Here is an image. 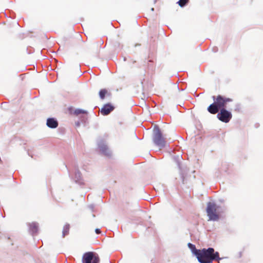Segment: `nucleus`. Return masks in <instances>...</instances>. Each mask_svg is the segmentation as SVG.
<instances>
[{
  "label": "nucleus",
  "instance_id": "nucleus-3",
  "mask_svg": "<svg viewBox=\"0 0 263 263\" xmlns=\"http://www.w3.org/2000/svg\"><path fill=\"white\" fill-rule=\"evenodd\" d=\"M153 140L154 144L159 147H164L165 146L166 141L157 125H155L154 127Z\"/></svg>",
  "mask_w": 263,
  "mask_h": 263
},
{
  "label": "nucleus",
  "instance_id": "nucleus-29",
  "mask_svg": "<svg viewBox=\"0 0 263 263\" xmlns=\"http://www.w3.org/2000/svg\"><path fill=\"white\" fill-rule=\"evenodd\" d=\"M92 216H93V217H95V215L93 214Z\"/></svg>",
  "mask_w": 263,
  "mask_h": 263
},
{
  "label": "nucleus",
  "instance_id": "nucleus-10",
  "mask_svg": "<svg viewBox=\"0 0 263 263\" xmlns=\"http://www.w3.org/2000/svg\"><path fill=\"white\" fill-rule=\"evenodd\" d=\"M27 225L29 227V232L32 235H36L37 233L39 230V224L36 222H33L32 223H28Z\"/></svg>",
  "mask_w": 263,
  "mask_h": 263
},
{
  "label": "nucleus",
  "instance_id": "nucleus-26",
  "mask_svg": "<svg viewBox=\"0 0 263 263\" xmlns=\"http://www.w3.org/2000/svg\"><path fill=\"white\" fill-rule=\"evenodd\" d=\"M123 60L124 61H126V58L124 57V59H123Z\"/></svg>",
  "mask_w": 263,
  "mask_h": 263
},
{
  "label": "nucleus",
  "instance_id": "nucleus-7",
  "mask_svg": "<svg viewBox=\"0 0 263 263\" xmlns=\"http://www.w3.org/2000/svg\"><path fill=\"white\" fill-rule=\"evenodd\" d=\"M98 146L100 151L103 155L107 157L111 156V152L108 149L107 145L103 140H101L98 142Z\"/></svg>",
  "mask_w": 263,
  "mask_h": 263
},
{
  "label": "nucleus",
  "instance_id": "nucleus-14",
  "mask_svg": "<svg viewBox=\"0 0 263 263\" xmlns=\"http://www.w3.org/2000/svg\"><path fill=\"white\" fill-rule=\"evenodd\" d=\"M187 246L192 254L196 256L200 249H197L195 245L190 242L188 243Z\"/></svg>",
  "mask_w": 263,
  "mask_h": 263
},
{
  "label": "nucleus",
  "instance_id": "nucleus-25",
  "mask_svg": "<svg viewBox=\"0 0 263 263\" xmlns=\"http://www.w3.org/2000/svg\"><path fill=\"white\" fill-rule=\"evenodd\" d=\"M76 125L77 126H79L80 125V123L79 122H78L77 123H76Z\"/></svg>",
  "mask_w": 263,
  "mask_h": 263
},
{
  "label": "nucleus",
  "instance_id": "nucleus-28",
  "mask_svg": "<svg viewBox=\"0 0 263 263\" xmlns=\"http://www.w3.org/2000/svg\"><path fill=\"white\" fill-rule=\"evenodd\" d=\"M68 172H69V171L68 170ZM69 176H70V174L69 173Z\"/></svg>",
  "mask_w": 263,
  "mask_h": 263
},
{
  "label": "nucleus",
  "instance_id": "nucleus-1",
  "mask_svg": "<svg viewBox=\"0 0 263 263\" xmlns=\"http://www.w3.org/2000/svg\"><path fill=\"white\" fill-rule=\"evenodd\" d=\"M226 210L225 207L221 208L220 206L217 205L215 203L209 202L206 207V213L210 220L217 221L219 216L216 213L223 212Z\"/></svg>",
  "mask_w": 263,
  "mask_h": 263
},
{
  "label": "nucleus",
  "instance_id": "nucleus-18",
  "mask_svg": "<svg viewBox=\"0 0 263 263\" xmlns=\"http://www.w3.org/2000/svg\"><path fill=\"white\" fill-rule=\"evenodd\" d=\"M87 111L82 109H76L74 110L73 114L75 115H79L80 114H86Z\"/></svg>",
  "mask_w": 263,
  "mask_h": 263
},
{
  "label": "nucleus",
  "instance_id": "nucleus-13",
  "mask_svg": "<svg viewBox=\"0 0 263 263\" xmlns=\"http://www.w3.org/2000/svg\"><path fill=\"white\" fill-rule=\"evenodd\" d=\"M222 258L219 257V254L218 252H215V250H214L213 252L211 255V263H212L213 261L216 260H220Z\"/></svg>",
  "mask_w": 263,
  "mask_h": 263
},
{
  "label": "nucleus",
  "instance_id": "nucleus-24",
  "mask_svg": "<svg viewBox=\"0 0 263 263\" xmlns=\"http://www.w3.org/2000/svg\"><path fill=\"white\" fill-rule=\"evenodd\" d=\"M136 62V61H135V60H133V61H132V63H133V64L135 63Z\"/></svg>",
  "mask_w": 263,
  "mask_h": 263
},
{
  "label": "nucleus",
  "instance_id": "nucleus-12",
  "mask_svg": "<svg viewBox=\"0 0 263 263\" xmlns=\"http://www.w3.org/2000/svg\"><path fill=\"white\" fill-rule=\"evenodd\" d=\"M75 174L74 177V182L80 185L84 184V181L81 176V173L78 168H75Z\"/></svg>",
  "mask_w": 263,
  "mask_h": 263
},
{
  "label": "nucleus",
  "instance_id": "nucleus-2",
  "mask_svg": "<svg viewBox=\"0 0 263 263\" xmlns=\"http://www.w3.org/2000/svg\"><path fill=\"white\" fill-rule=\"evenodd\" d=\"M214 251V248L209 247L207 249H200L196 257L199 263H211V255Z\"/></svg>",
  "mask_w": 263,
  "mask_h": 263
},
{
  "label": "nucleus",
  "instance_id": "nucleus-23",
  "mask_svg": "<svg viewBox=\"0 0 263 263\" xmlns=\"http://www.w3.org/2000/svg\"><path fill=\"white\" fill-rule=\"evenodd\" d=\"M177 164H178V166L179 168V169H181L180 164L179 162H177Z\"/></svg>",
  "mask_w": 263,
  "mask_h": 263
},
{
  "label": "nucleus",
  "instance_id": "nucleus-16",
  "mask_svg": "<svg viewBox=\"0 0 263 263\" xmlns=\"http://www.w3.org/2000/svg\"><path fill=\"white\" fill-rule=\"evenodd\" d=\"M107 91L106 89H102L99 91V97L101 99L103 100L105 98V95L107 94Z\"/></svg>",
  "mask_w": 263,
  "mask_h": 263
},
{
  "label": "nucleus",
  "instance_id": "nucleus-22",
  "mask_svg": "<svg viewBox=\"0 0 263 263\" xmlns=\"http://www.w3.org/2000/svg\"><path fill=\"white\" fill-rule=\"evenodd\" d=\"M212 51L214 52H216L218 51V48L217 47H214L212 48Z\"/></svg>",
  "mask_w": 263,
  "mask_h": 263
},
{
  "label": "nucleus",
  "instance_id": "nucleus-21",
  "mask_svg": "<svg viewBox=\"0 0 263 263\" xmlns=\"http://www.w3.org/2000/svg\"><path fill=\"white\" fill-rule=\"evenodd\" d=\"M95 232L97 234H99L101 233V231L100 229L97 228L95 229Z\"/></svg>",
  "mask_w": 263,
  "mask_h": 263
},
{
  "label": "nucleus",
  "instance_id": "nucleus-11",
  "mask_svg": "<svg viewBox=\"0 0 263 263\" xmlns=\"http://www.w3.org/2000/svg\"><path fill=\"white\" fill-rule=\"evenodd\" d=\"M46 125L50 128H55L58 126L59 122L54 118H49L47 119Z\"/></svg>",
  "mask_w": 263,
  "mask_h": 263
},
{
  "label": "nucleus",
  "instance_id": "nucleus-8",
  "mask_svg": "<svg viewBox=\"0 0 263 263\" xmlns=\"http://www.w3.org/2000/svg\"><path fill=\"white\" fill-rule=\"evenodd\" d=\"M115 109V107L110 103L105 104L101 109L100 112L103 116L109 115Z\"/></svg>",
  "mask_w": 263,
  "mask_h": 263
},
{
  "label": "nucleus",
  "instance_id": "nucleus-27",
  "mask_svg": "<svg viewBox=\"0 0 263 263\" xmlns=\"http://www.w3.org/2000/svg\"><path fill=\"white\" fill-rule=\"evenodd\" d=\"M151 10H152V11H154V8H151Z\"/></svg>",
  "mask_w": 263,
  "mask_h": 263
},
{
  "label": "nucleus",
  "instance_id": "nucleus-6",
  "mask_svg": "<svg viewBox=\"0 0 263 263\" xmlns=\"http://www.w3.org/2000/svg\"><path fill=\"white\" fill-rule=\"evenodd\" d=\"M232 101V99L229 98H226L221 95H218L216 97H215V102L220 110L226 109L227 103Z\"/></svg>",
  "mask_w": 263,
  "mask_h": 263
},
{
  "label": "nucleus",
  "instance_id": "nucleus-19",
  "mask_svg": "<svg viewBox=\"0 0 263 263\" xmlns=\"http://www.w3.org/2000/svg\"><path fill=\"white\" fill-rule=\"evenodd\" d=\"M88 208L93 212H94L95 205L93 204L88 205Z\"/></svg>",
  "mask_w": 263,
  "mask_h": 263
},
{
  "label": "nucleus",
  "instance_id": "nucleus-17",
  "mask_svg": "<svg viewBox=\"0 0 263 263\" xmlns=\"http://www.w3.org/2000/svg\"><path fill=\"white\" fill-rule=\"evenodd\" d=\"M189 2V0H179L177 2V4L179 5L180 7H185Z\"/></svg>",
  "mask_w": 263,
  "mask_h": 263
},
{
  "label": "nucleus",
  "instance_id": "nucleus-9",
  "mask_svg": "<svg viewBox=\"0 0 263 263\" xmlns=\"http://www.w3.org/2000/svg\"><path fill=\"white\" fill-rule=\"evenodd\" d=\"M212 98L214 100V102L209 106L207 110L211 114H218V112H219V111H220V109L215 102V96H213Z\"/></svg>",
  "mask_w": 263,
  "mask_h": 263
},
{
  "label": "nucleus",
  "instance_id": "nucleus-4",
  "mask_svg": "<svg viewBox=\"0 0 263 263\" xmlns=\"http://www.w3.org/2000/svg\"><path fill=\"white\" fill-rule=\"evenodd\" d=\"M99 261L98 255L93 252L85 253L82 257L83 263H99Z\"/></svg>",
  "mask_w": 263,
  "mask_h": 263
},
{
  "label": "nucleus",
  "instance_id": "nucleus-20",
  "mask_svg": "<svg viewBox=\"0 0 263 263\" xmlns=\"http://www.w3.org/2000/svg\"><path fill=\"white\" fill-rule=\"evenodd\" d=\"M240 109V106L239 104H237L235 106V110L239 111Z\"/></svg>",
  "mask_w": 263,
  "mask_h": 263
},
{
  "label": "nucleus",
  "instance_id": "nucleus-5",
  "mask_svg": "<svg viewBox=\"0 0 263 263\" xmlns=\"http://www.w3.org/2000/svg\"><path fill=\"white\" fill-rule=\"evenodd\" d=\"M217 118L220 121L228 123L232 118V113L226 109H220L217 115Z\"/></svg>",
  "mask_w": 263,
  "mask_h": 263
},
{
  "label": "nucleus",
  "instance_id": "nucleus-15",
  "mask_svg": "<svg viewBox=\"0 0 263 263\" xmlns=\"http://www.w3.org/2000/svg\"><path fill=\"white\" fill-rule=\"evenodd\" d=\"M70 228V225L68 223H66L63 227V231H62V236L64 237L66 235H68L69 233Z\"/></svg>",
  "mask_w": 263,
  "mask_h": 263
}]
</instances>
